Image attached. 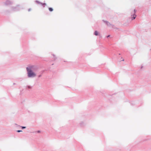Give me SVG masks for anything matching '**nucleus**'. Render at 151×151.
I'll list each match as a JSON object with an SVG mask.
<instances>
[{"mask_svg": "<svg viewBox=\"0 0 151 151\" xmlns=\"http://www.w3.org/2000/svg\"><path fill=\"white\" fill-rule=\"evenodd\" d=\"M34 66H32V65L30 66L29 67H28L27 68H29V69H30L32 70V69H34Z\"/></svg>", "mask_w": 151, "mask_h": 151, "instance_id": "nucleus-3", "label": "nucleus"}, {"mask_svg": "<svg viewBox=\"0 0 151 151\" xmlns=\"http://www.w3.org/2000/svg\"><path fill=\"white\" fill-rule=\"evenodd\" d=\"M109 36H107V37H109Z\"/></svg>", "mask_w": 151, "mask_h": 151, "instance_id": "nucleus-11", "label": "nucleus"}, {"mask_svg": "<svg viewBox=\"0 0 151 151\" xmlns=\"http://www.w3.org/2000/svg\"><path fill=\"white\" fill-rule=\"evenodd\" d=\"M41 4H42V5H46V3H44V4H42V3H41Z\"/></svg>", "mask_w": 151, "mask_h": 151, "instance_id": "nucleus-7", "label": "nucleus"}, {"mask_svg": "<svg viewBox=\"0 0 151 151\" xmlns=\"http://www.w3.org/2000/svg\"><path fill=\"white\" fill-rule=\"evenodd\" d=\"M26 128V127H22V129H24V128Z\"/></svg>", "mask_w": 151, "mask_h": 151, "instance_id": "nucleus-9", "label": "nucleus"}, {"mask_svg": "<svg viewBox=\"0 0 151 151\" xmlns=\"http://www.w3.org/2000/svg\"><path fill=\"white\" fill-rule=\"evenodd\" d=\"M22 131H21V130H17V132H22Z\"/></svg>", "mask_w": 151, "mask_h": 151, "instance_id": "nucleus-8", "label": "nucleus"}, {"mask_svg": "<svg viewBox=\"0 0 151 151\" xmlns=\"http://www.w3.org/2000/svg\"><path fill=\"white\" fill-rule=\"evenodd\" d=\"M131 13L133 14V16L132 17V19H134L136 17V15L135 14L136 12L135 9H133L131 11Z\"/></svg>", "mask_w": 151, "mask_h": 151, "instance_id": "nucleus-2", "label": "nucleus"}, {"mask_svg": "<svg viewBox=\"0 0 151 151\" xmlns=\"http://www.w3.org/2000/svg\"><path fill=\"white\" fill-rule=\"evenodd\" d=\"M28 88H31V87L30 86H28Z\"/></svg>", "mask_w": 151, "mask_h": 151, "instance_id": "nucleus-10", "label": "nucleus"}, {"mask_svg": "<svg viewBox=\"0 0 151 151\" xmlns=\"http://www.w3.org/2000/svg\"><path fill=\"white\" fill-rule=\"evenodd\" d=\"M49 10L50 12H52V11H53V9L52 8H49Z\"/></svg>", "mask_w": 151, "mask_h": 151, "instance_id": "nucleus-5", "label": "nucleus"}, {"mask_svg": "<svg viewBox=\"0 0 151 151\" xmlns=\"http://www.w3.org/2000/svg\"><path fill=\"white\" fill-rule=\"evenodd\" d=\"M36 2L38 4H40V3L38 1H36Z\"/></svg>", "mask_w": 151, "mask_h": 151, "instance_id": "nucleus-6", "label": "nucleus"}, {"mask_svg": "<svg viewBox=\"0 0 151 151\" xmlns=\"http://www.w3.org/2000/svg\"><path fill=\"white\" fill-rule=\"evenodd\" d=\"M28 76L29 77H33L36 76V74L33 72L31 69L27 68Z\"/></svg>", "mask_w": 151, "mask_h": 151, "instance_id": "nucleus-1", "label": "nucleus"}, {"mask_svg": "<svg viewBox=\"0 0 151 151\" xmlns=\"http://www.w3.org/2000/svg\"><path fill=\"white\" fill-rule=\"evenodd\" d=\"M94 34L95 35L97 36V35H98V32L96 31L95 32H94Z\"/></svg>", "mask_w": 151, "mask_h": 151, "instance_id": "nucleus-4", "label": "nucleus"}]
</instances>
